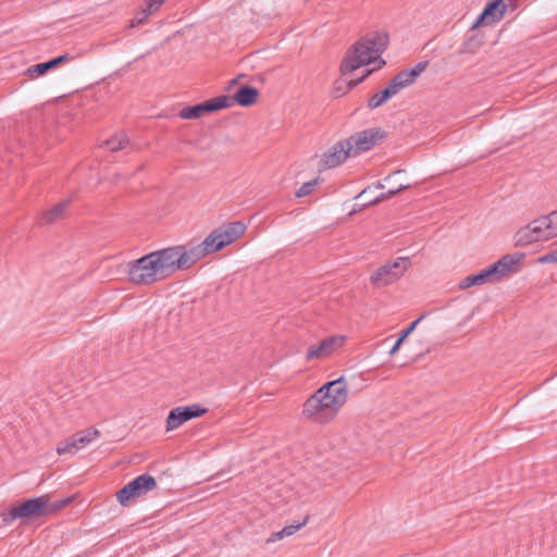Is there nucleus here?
I'll use <instances>...</instances> for the list:
<instances>
[{
  "label": "nucleus",
  "mask_w": 557,
  "mask_h": 557,
  "mask_svg": "<svg viewBox=\"0 0 557 557\" xmlns=\"http://www.w3.org/2000/svg\"><path fill=\"white\" fill-rule=\"evenodd\" d=\"M246 232V225L240 221L227 223L213 230L205 239L198 245H180L181 255L177 260L184 270L189 269L200 259L206 256L216 252L224 247L231 245Z\"/></svg>",
  "instance_id": "f257e3e1"
},
{
  "label": "nucleus",
  "mask_w": 557,
  "mask_h": 557,
  "mask_svg": "<svg viewBox=\"0 0 557 557\" xmlns=\"http://www.w3.org/2000/svg\"><path fill=\"white\" fill-rule=\"evenodd\" d=\"M347 396V385L344 376H341L325 383L311 395L304 404L302 413L315 422H326L346 403Z\"/></svg>",
  "instance_id": "f03ea898"
},
{
  "label": "nucleus",
  "mask_w": 557,
  "mask_h": 557,
  "mask_svg": "<svg viewBox=\"0 0 557 557\" xmlns=\"http://www.w3.org/2000/svg\"><path fill=\"white\" fill-rule=\"evenodd\" d=\"M389 36L386 32H374L361 37L351 46L343 59L339 70L342 75H347L362 65L374 62L377 58L379 67L385 65L381 54L386 50Z\"/></svg>",
  "instance_id": "7ed1b4c3"
},
{
  "label": "nucleus",
  "mask_w": 557,
  "mask_h": 557,
  "mask_svg": "<svg viewBox=\"0 0 557 557\" xmlns=\"http://www.w3.org/2000/svg\"><path fill=\"white\" fill-rule=\"evenodd\" d=\"M557 237V211L540 216L518 230L515 245L524 247L536 242H546Z\"/></svg>",
  "instance_id": "20e7f679"
},
{
  "label": "nucleus",
  "mask_w": 557,
  "mask_h": 557,
  "mask_svg": "<svg viewBox=\"0 0 557 557\" xmlns=\"http://www.w3.org/2000/svg\"><path fill=\"white\" fill-rule=\"evenodd\" d=\"M47 516V495H42L24 499L18 504L12 505L8 510L2 512V520L5 523L17 519L33 521Z\"/></svg>",
  "instance_id": "39448f33"
},
{
  "label": "nucleus",
  "mask_w": 557,
  "mask_h": 557,
  "mask_svg": "<svg viewBox=\"0 0 557 557\" xmlns=\"http://www.w3.org/2000/svg\"><path fill=\"white\" fill-rule=\"evenodd\" d=\"M128 267V280L133 284L151 285L164 278L161 276V271L154 262V256L151 252L129 262Z\"/></svg>",
  "instance_id": "423d86ee"
},
{
  "label": "nucleus",
  "mask_w": 557,
  "mask_h": 557,
  "mask_svg": "<svg viewBox=\"0 0 557 557\" xmlns=\"http://www.w3.org/2000/svg\"><path fill=\"white\" fill-rule=\"evenodd\" d=\"M411 261L407 257H399L394 261H391L379 269H376L370 276L371 283L376 287L387 286L398 278H400L404 273L410 267Z\"/></svg>",
  "instance_id": "0eeeda50"
},
{
  "label": "nucleus",
  "mask_w": 557,
  "mask_h": 557,
  "mask_svg": "<svg viewBox=\"0 0 557 557\" xmlns=\"http://www.w3.org/2000/svg\"><path fill=\"white\" fill-rule=\"evenodd\" d=\"M156 479L148 473L138 475L116 493V499L122 506H127L131 500L139 498L157 487Z\"/></svg>",
  "instance_id": "6e6552de"
},
{
  "label": "nucleus",
  "mask_w": 557,
  "mask_h": 557,
  "mask_svg": "<svg viewBox=\"0 0 557 557\" xmlns=\"http://www.w3.org/2000/svg\"><path fill=\"white\" fill-rule=\"evenodd\" d=\"M99 436L100 432L95 428L82 430L79 432H76L72 436L65 438L64 441L60 442L57 447V453L59 455H74L81 448H84Z\"/></svg>",
  "instance_id": "1a4fd4ad"
},
{
  "label": "nucleus",
  "mask_w": 557,
  "mask_h": 557,
  "mask_svg": "<svg viewBox=\"0 0 557 557\" xmlns=\"http://www.w3.org/2000/svg\"><path fill=\"white\" fill-rule=\"evenodd\" d=\"M227 102L228 99L225 96H218L195 106L183 108L180 111L178 116L184 120L199 119L206 113H212L221 109H226Z\"/></svg>",
  "instance_id": "9d476101"
},
{
  "label": "nucleus",
  "mask_w": 557,
  "mask_h": 557,
  "mask_svg": "<svg viewBox=\"0 0 557 557\" xmlns=\"http://www.w3.org/2000/svg\"><path fill=\"white\" fill-rule=\"evenodd\" d=\"M385 135L386 133L381 128H369L351 135L346 141H350L351 153L358 154L370 150L377 141L384 139Z\"/></svg>",
  "instance_id": "9b49d317"
},
{
  "label": "nucleus",
  "mask_w": 557,
  "mask_h": 557,
  "mask_svg": "<svg viewBox=\"0 0 557 557\" xmlns=\"http://www.w3.org/2000/svg\"><path fill=\"white\" fill-rule=\"evenodd\" d=\"M181 250L180 245H177L151 252V255L154 256V262L161 271V276L166 277L177 270H184L183 267L178 264L181 261L177 260L181 258Z\"/></svg>",
  "instance_id": "f8f14e48"
},
{
  "label": "nucleus",
  "mask_w": 557,
  "mask_h": 557,
  "mask_svg": "<svg viewBox=\"0 0 557 557\" xmlns=\"http://www.w3.org/2000/svg\"><path fill=\"white\" fill-rule=\"evenodd\" d=\"M350 141L339 140L325 151L320 160L319 170L333 169L344 163L351 154Z\"/></svg>",
  "instance_id": "ddd939ff"
},
{
  "label": "nucleus",
  "mask_w": 557,
  "mask_h": 557,
  "mask_svg": "<svg viewBox=\"0 0 557 557\" xmlns=\"http://www.w3.org/2000/svg\"><path fill=\"white\" fill-rule=\"evenodd\" d=\"M523 252L508 253L488 267L495 282L518 272L519 264L523 261Z\"/></svg>",
  "instance_id": "4468645a"
},
{
  "label": "nucleus",
  "mask_w": 557,
  "mask_h": 557,
  "mask_svg": "<svg viewBox=\"0 0 557 557\" xmlns=\"http://www.w3.org/2000/svg\"><path fill=\"white\" fill-rule=\"evenodd\" d=\"M429 66V61H421L410 70H403L389 82L388 86L397 95L401 89L412 85L422 72Z\"/></svg>",
  "instance_id": "2eb2a0df"
},
{
  "label": "nucleus",
  "mask_w": 557,
  "mask_h": 557,
  "mask_svg": "<svg viewBox=\"0 0 557 557\" xmlns=\"http://www.w3.org/2000/svg\"><path fill=\"white\" fill-rule=\"evenodd\" d=\"M345 339V336H329L321 341L319 345L310 347L307 351L306 359L312 360L329 357L344 345Z\"/></svg>",
  "instance_id": "dca6fc26"
},
{
  "label": "nucleus",
  "mask_w": 557,
  "mask_h": 557,
  "mask_svg": "<svg viewBox=\"0 0 557 557\" xmlns=\"http://www.w3.org/2000/svg\"><path fill=\"white\" fill-rule=\"evenodd\" d=\"M506 8L504 0H490L473 23L472 28L500 21L505 14Z\"/></svg>",
  "instance_id": "f3484780"
},
{
  "label": "nucleus",
  "mask_w": 557,
  "mask_h": 557,
  "mask_svg": "<svg viewBox=\"0 0 557 557\" xmlns=\"http://www.w3.org/2000/svg\"><path fill=\"white\" fill-rule=\"evenodd\" d=\"M224 96L228 99L227 108L232 107L234 103L242 107H250L257 102L259 90L249 85H240L233 96Z\"/></svg>",
  "instance_id": "a211bd4d"
},
{
  "label": "nucleus",
  "mask_w": 557,
  "mask_h": 557,
  "mask_svg": "<svg viewBox=\"0 0 557 557\" xmlns=\"http://www.w3.org/2000/svg\"><path fill=\"white\" fill-rule=\"evenodd\" d=\"M72 60H74L73 55H70L69 53H64L57 58L50 59L47 62L38 63V64L30 66L26 73L29 76H34V75L40 76V75L46 74L49 70L55 69L59 65L64 64L65 62L72 61Z\"/></svg>",
  "instance_id": "6ab92c4d"
},
{
  "label": "nucleus",
  "mask_w": 557,
  "mask_h": 557,
  "mask_svg": "<svg viewBox=\"0 0 557 557\" xmlns=\"http://www.w3.org/2000/svg\"><path fill=\"white\" fill-rule=\"evenodd\" d=\"M495 282L488 267L486 269H483L482 271L469 275L465 278H462L459 283V288L467 289L472 286L483 285L485 283H493Z\"/></svg>",
  "instance_id": "aec40b11"
},
{
  "label": "nucleus",
  "mask_w": 557,
  "mask_h": 557,
  "mask_svg": "<svg viewBox=\"0 0 557 557\" xmlns=\"http://www.w3.org/2000/svg\"><path fill=\"white\" fill-rule=\"evenodd\" d=\"M70 203H71V200L65 199V200L57 203L49 211L42 213L41 223L52 224V223L57 222L58 220L62 219L64 215V212L67 209V207L70 206Z\"/></svg>",
  "instance_id": "412c9836"
},
{
  "label": "nucleus",
  "mask_w": 557,
  "mask_h": 557,
  "mask_svg": "<svg viewBox=\"0 0 557 557\" xmlns=\"http://www.w3.org/2000/svg\"><path fill=\"white\" fill-rule=\"evenodd\" d=\"M395 96V91L387 85L383 90L375 92L367 103L370 110H374L384 104L388 99Z\"/></svg>",
  "instance_id": "4be33fe9"
},
{
  "label": "nucleus",
  "mask_w": 557,
  "mask_h": 557,
  "mask_svg": "<svg viewBox=\"0 0 557 557\" xmlns=\"http://www.w3.org/2000/svg\"><path fill=\"white\" fill-rule=\"evenodd\" d=\"M187 421L188 419L186 418L183 410L180 407H175L172 410H170L168 414L166 431L175 430Z\"/></svg>",
  "instance_id": "5701e85b"
},
{
  "label": "nucleus",
  "mask_w": 557,
  "mask_h": 557,
  "mask_svg": "<svg viewBox=\"0 0 557 557\" xmlns=\"http://www.w3.org/2000/svg\"><path fill=\"white\" fill-rule=\"evenodd\" d=\"M129 139L125 133H117L113 135L111 138L103 141V146H106L110 151L116 152L124 149L128 146Z\"/></svg>",
  "instance_id": "b1692460"
},
{
  "label": "nucleus",
  "mask_w": 557,
  "mask_h": 557,
  "mask_svg": "<svg viewBox=\"0 0 557 557\" xmlns=\"http://www.w3.org/2000/svg\"><path fill=\"white\" fill-rule=\"evenodd\" d=\"M408 188H410V184H406V185L400 184V185L394 186L393 188L388 187V190L386 193H382L381 195L374 197V199L370 200L368 203L376 205L381 201L387 200V199L396 196L400 191L406 190Z\"/></svg>",
  "instance_id": "393cba45"
},
{
  "label": "nucleus",
  "mask_w": 557,
  "mask_h": 557,
  "mask_svg": "<svg viewBox=\"0 0 557 557\" xmlns=\"http://www.w3.org/2000/svg\"><path fill=\"white\" fill-rule=\"evenodd\" d=\"M483 45L482 37L473 35L469 37L461 46L459 54L475 53L476 50Z\"/></svg>",
  "instance_id": "a878e982"
},
{
  "label": "nucleus",
  "mask_w": 557,
  "mask_h": 557,
  "mask_svg": "<svg viewBox=\"0 0 557 557\" xmlns=\"http://www.w3.org/2000/svg\"><path fill=\"white\" fill-rule=\"evenodd\" d=\"M188 420L203 416L208 409L198 404L180 407Z\"/></svg>",
  "instance_id": "bb28decb"
},
{
  "label": "nucleus",
  "mask_w": 557,
  "mask_h": 557,
  "mask_svg": "<svg viewBox=\"0 0 557 557\" xmlns=\"http://www.w3.org/2000/svg\"><path fill=\"white\" fill-rule=\"evenodd\" d=\"M164 1L165 0H147L146 7L139 11V14L143 15V18H148L162 7Z\"/></svg>",
  "instance_id": "cd10ccee"
},
{
  "label": "nucleus",
  "mask_w": 557,
  "mask_h": 557,
  "mask_svg": "<svg viewBox=\"0 0 557 557\" xmlns=\"http://www.w3.org/2000/svg\"><path fill=\"white\" fill-rule=\"evenodd\" d=\"M74 497H66L64 499H60L58 502H54V503H50V499H49V496L47 495V511H48V516L49 515H52L61 509H63L64 507H66L67 505H70L72 502H73Z\"/></svg>",
  "instance_id": "c85d7f7f"
},
{
  "label": "nucleus",
  "mask_w": 557,
  "mask_h": 557,
  "mask_svg": "<svg viewBox=\"0 0 557 557\" xmlns=\"http://www.w3.org/2000/svg\"><path fill=\"white\" fill-rule=\"evenodd\" d=\"M317 185H318V178L309 181V182L302 184V186L296 191L295 196L297 198L308 196L313 191V189Z\"/></svg>",
  "instance_id": "c756f323"
},
{
  "label": "nucleus",
  "mask_w": 557,
  "mask_h": 557,
  "mask_svg": "<svg viewBox=\"0 0 557 557\" xmlns=\"http://www.w3.org/2000/svg\"><path fill=\"white\" fill-rule=\"evenodd\" d=\"M309 521V516L307 515L305 517V519L302 520V522L298 523V524H292V525H286L284 527L282 530H283V533L285 536H289V535H293L295 532H297L300 528L305 527L307 524V522Z\"/></svg>",
  "instance_id": "7c9ffc66"
},
{
  "label": "nucleus",
  "mask_w": 557,
  "mask_h": 557,
  "mask_svg": "<svg viewBox=\"0 0 557 557\" xmlns=\"http://www.w3.org/2000/svg\"><path fill=\"white\" fill-rule=\"evenodd\" d=\"M425 313L421 314L417 320L411 322L406 329L400 332V335L404 339H406L417 327V325L425 318Z\"/></svg>",
  "instance_id": "2f4dec72"
},
{
  "label": "nucleus",
  "mask_w": 557,
  "mask_h": 557,
  "mask_svg": "<svg viewBox=\"0 0 557 557\" xmlns=\"http://www.w3.org/2000/svg\"><path fill=\"white\" fill-rule=\"evenodd\" d=\"M374 72V69L368 70L360 78L358 79H351L348 83H346V88L344 90V94L355 88L358 84H360L364 78H367L369 75H371Z\"/></svg>",
  "instance_id": "473e14b6"
},
{
  "label": "nucleus",
  "mask_w": 557,
  "mask_h": 557,
  "mask_svg": "<svg viewBox=\"0 0 557 557\" xmlns=\"http://www.w3.org/2000/svg\"><path fill=\"white\" fill-rule=\"evenodd\" d=\"M537 261L540 263H557V248L541 256Z\"/></svg>",
  "instance_id": "72a5a7b5"
},
{
  "label": "nucleus",
  "mask_w": 557,
  "mask_h": 557,
  "mask_svg": "<svg viewBox=\"0 0 557 557\" xmlns=\"http://www.w3.org/2000/svg\"><path fill=\"white\" fill-rule=\"evenodd\" d=\"M370 191H371V187L368 186L358 195V198H361L362 200H364V203H363L364 207L370 206L368 202L373 199L369 195Z\"/></svg>",
  "instance_id": "f704fd0d"
},
{
  "label": "nucleus",
  "mask_w": 557,
  "mask_h": 557,
  "mask_svg": "<svg viewBox=\"0 0 557 557\" xmlns=\"http://www.w3.org/2000/svg\"><path fill=\"white\" fill-rule=\"evenodd\" d=\"M146 20L147 18H143V15H140L139 12H137L135 17L131 21L129 27L138 26V25L143 24Z\"/></svg>",
  "instance_id": "c9c22d12"
},
{
  "label": "nucleus",
  "mask_w": 557,
  "mask_h": 557,
  "mask_svg": "<svg viewBox=\"0 0 557 557\" xmlns=\"http://www.w3.org/2000/svg\"><path fill=\"white\" fill-rule=\"evenodd\" d=\"M404 342H405V339L401 336H399L397 338V341L395 342L394 346L392 347V349L389 350V354L391 355L396 354Z\"/></svg>",
  "instance_id": "e433bc0d"
},
{
  "label": "nucleus",
  "mask_w": 557,
  "mask_h": 557,
  "mask_svg": "<svg viewBox=\"0 0 557 557\" xmlns=\"http://www.w3.org/2000/svg\"><path fill=\"white\" fill-rule=\"evenodd\" d=\"M284 533H283V530L278 531V532H274L272 533V535L268 539V543L270 542H275V541H278V540H282L284 537Z\"/></svg>",
  "instance_id": "4c0bfd02"
},
{
  "label": "nucleus",
  "mask_w": 557,
  "mask_h": 557,
  "mask_svg": "<svg viewBox=\"0 0 557 557\" xmlns=\"http://www.w3.org/2000/svg\"><path fill=\"white\" fill-rule=\"evenodd\" d=\"M403 172H404V170H396L393 173H391L389 175H387L384 180L386 182H389L395 175L400 174Z\"/></svg>",
  "instance_id": "58836bf2"
},
{
  "label": "nucleus",
  "mask_w": 557,
  "mask_h": 557,
  "mask_svg": "<svg viewBox=\"0 0 557 557\" xmlns=\"http://www.w3.org/2000/svg\"><path fill=\"white\" fill-rule=\"evenodd\" d=\"M238 84V78H234L228 83V86L226 87V90L230 91L235 85Z\"/></svg>",
  "instance_id": "ea45409f"
},
{
  "label": "nucleus",
  "mask_w": 557,
  "mask_h": 557,
  "mask_svg": "<svg viewBox=\"0 0 557 557\" xmlns=\"http://www.w3.org/2000/svg\"><path fill=\"white\" fill-rule=\"evenodd\" d=\"M337 84H339V83L337 82ZM335 90H336V91H343V92H344V90H345V89H343V87H342L341 85H337V86H336V88H335Z\"/></svg>",
  "instance_id": "a19ab883"
},
{
  "label": "nucleus",
  "mask_w": 557,
  "mask_h": 557,
  "mask_svg": "<svg viewBox=\"0 0 557 557\" xmlns=\"http://www.w3.org/2000/svg\"><path fill=\"white\" fill-rule=\"evenodd\" d=\"M383 184L381 182H377L376 185H375V188H383Z\"/></svg>",
  "instance_id": "79ce46f5"
},
{
  "label": "nucleus",
  "mask_w": 557,
  "mask_h": 557,
  "mask_svg": "<svg viewBox=\"0 0 557 557\" xmlns=\"http://www.w3.org/2000/svg\"><path fill=\"white\" fill-rule=\"evenodd\" d=\"M245 77L244 74L238 75L236 78H238V82L242 81V78Z\"/></svg>",
  "instance_id": "37998d69"
},
{
  "label": "nucleus",
  "mask_w": 557,
  "mask_h": 557,
  "mask_svg": "<svg viewBox=\"0 0 557 557\" xmlns=\"http://www.w3.org/2000/svg\"><path fill=\"white\" fill-rule=\"evenodd\" d=\"M144 168H145L144 165H140V166L137 169V171H143V170H144Z\"/></svg>",
  "instance_id": "c03bdc74"
}]
</instances>
